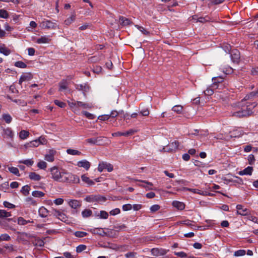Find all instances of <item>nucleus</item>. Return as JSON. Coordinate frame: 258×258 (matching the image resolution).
I'll use <instances>...</instances> for the list:
<instances>
[{"instance_id": "nucleus-18", "label": "nucleus", "mask_w": 258, "mask_h": 258, "mask_svg": "<svg viewBox=\"0 0 258 258\" xmlns=\"http://www.w3.org/2000/svg\"><path fill=\"white\" fill-rule=\"evenodd\" d=\"M183 190L191 191L194 193H197V194H198L201 195H207V191H205V192L201 191V190H200L199 189H195V188H189L188 187H183Z\"/></svg>"}, {"instance_id": "nucleus-64", "label": "nucleus", "mask_w": 258, "mask_h": 258, "mask_svg": "<svg viewBox=\"0 0 258 258\" xmlns=\"http://www.w3.org/2000/svg\"><path fill=\"white\" fill-rule=\"evenodd\" d=\"M109 115L108 114H105L100 115L98 117V119L102 121L107 120L109 118Z\"/></svg>"}, {"instance_id": "nucleus-22", "label": "nucleus", "mask_w": 258, "mask_h": 258, "mask_svg": "<svg viewBox=\"0 0 258 258\" xmlns=\"http://www.w3.org/2000/svg\"><path fill=\"white\" fill-rule=\"evenodd\" d=\"M172 205L173 207L179 210L184 209L185 207V205L183 203L176 201L172 202Z\"/></svg>"}, {"instance_id": "nucleus-43", "label": "nucleus", "mask_w": 258, "mask_h": 258, "mask_svg": "<svg viewBox=\"0 0 258 258\" xmlns=\"http://www.w3.org/2000/svg\"><path fill=\"white\" fill-rule=\"evenodd\" d=\"M32 195L34 197L41 198L44 196V193L41 191L35 190L32 192Z\"/></svg>"}, {"instance_id": "nucleus-40", "label": "nucleus", "mask_w": 258, "mask_h": 258, "mask_svg": "<svg viewBox=\"0 0 258 258\" xmlns=\"http://www.w3.org/2000/svg\"><path fill=\"white\" fill-rule=\"evenodd\" d=\"M85 200L87 202H94L96 201V195H91L87 196Z\"/></svg>"}, {"instance_id": "nucleus-8", "label": "nucleus", "mask_w": 258, "mask_h": 258, "mask_svg": "<svg viewBox=\"0 0 258 258\" xmlns=\"http://www.w3.org/2000/svg\"><path fill=\"white\" fill-rule=\"evenodd\" d=\"M237 213L242 216L247 215L249 213V210L246 208H244L241 205H237L236 206Z\"/></svg>"}, {"instance_id": "nucleus-15", "label": "nucleus", "mask_w": 258, "mask_h": 258, "mask_svg": "<svg viewBox=\"0 0 258 258\" xmlns=\"http://www.w3.org/2000/svg\"><path fill=\"white\" fill-rule=\"evenodd\" d=\"M192 20H194L196 22H200L202 23H204L206 22L209 21V18L208 17H199L197 15H194L192 16Z\"/></svg>"}, {"instance_id": "nucleus-26", "label": "nucleus", "mask_w": 258, "mask_h": 258, "mask_svg": "<svg viewBox=\"0 0 258 258\" xmlns=\"http://www.w3.org/2000/svg\"><path fill=\"white\" fill-rule=\"evenodd\" d=\"M29 177L31 180L34 181H39L41 178V176L36 173L35 172H30L29 175Z\"/></svg>"}, {"instance_id": "nucleus-28", "label": "nucleus", "mask_w": 258, "mask_h": 258, "mask_svg": "<svg viewBox=\"0 0 258 258\" xmlns=\"http://www.w3.org/2000/svg\"><path fill=\"white\" fill-rule=\"evenodd\" d=\"M75 19H76V15L75 14H72L71 15V16L69 17L67 19H66L64 21V23L66 25L69 26L70 24H71L73 22H74Z\"/></svg>"}, {"instance_id": "nucleus-2", "label": "nucleus", "mask_w": 258, "mask_h": 258, "mask_svg": "<svg viewBox=\"0 0 258 258\" xmlns=\"http://www.w3.org/2000/svg\"><path fill=\"white\" fill-rule=\"evenodd\" d=\"M50 171L52 175V178L58 182H63L66 171L62 169H59L57 167L54 166L50 169Z\"/></svg>"}, {"instance_id": "nucleus-54", "label": "nucleus", "mask_w": 258, "mask_h": 258, "mask_svg": "<svg viewBox=\"0 0 258 258\" xmlns=\"http://www.w3.org/2000/svg\"><path fill=\"white\" fill-rule=\"evenodd\" d=\"M108 214L105 211H101L100 213V218L101 219H106L108 218Z\"/></svg>"}, {"instance_id": "nucleus-62", "label": "nucleus", "mask_w": 258, "mask_h": 258, "mask_svg": "<svg viewBox=\"0 0 258 258\" xmlns=\"http://www.w3.org/2000/svg\"><path fill=\"white\" fill-rule=\"evenodd\" d=\"M4 205L5 207L9 209H13L15 207V206L14 205L7 201H5L4 202Z\"/></svg>"}, {"instance_id": "nucleus-16", "label": "nucleus", "mask_w": 258, "mask_h": 258, "mask_svg": "<svg viewBox=\"0 0 258 258\" xmlns=\"http://www.w3.org/2000/svg\"><path fill=\"white\" fill-rule=\"evenodd\" d=\"M253 171V168L250 166H248L245 168L244 170L240 171L238 172L239 175H251L252 174V172Z\"/></svg>"}, {"instance_id": "nucleus-3", "label": "nucleus", "mask_w": 258, "mask_h": 258, "mask_svg": "<svg viewBox=\"0 0 258 258\" xmlns=\"http://www.w3.org/2000/svg\"><path fill=\"white\" fill-rule=\"evenodd\" d=\"M64 176H65L63 182L77 183L80 182V178L77 175L66 172Z\"/></svg>"}, {"instance_id": "nucleus-37", "label": "nucleus", "mask_w": 258, "mask_h": 258, "mask_svg": "<svg viewBox=\"0 0 258 258\" xmlns=\"http://www.w3.org/2000/svg\"><path fill=\"white\" fill-rule=\"evenodd\" d=\"M29 135V133L25 130H22L19 134V137L22 140L26 139Z\"/></svg>"}, {"instance_id": "nucleus-1", "label": "nucleus", "mask_w": 258, "mask_h": 258, "mask_svg": "<svg viewBox=\"0 0 258 258\" xmlns=\"http://www.w3.org/2000/svg\"><path fill=\"white\" fill-rule=\"evenodd\" d=\"M256 105L255 102L246 105H240L241 108H239L238 110L233 111L232 115L238 117H243L249 116L252 113L251 108H254Z\"/></svg>"}, {"instance_id": "nucleus-32", "label": "nucleus", "mask_w": 258, "mask_h": 258, "mask_svg": "<svg viewBox=\"0 0 258 258\" xmlns=\"http://www.w3.org/2000/svg\"><path fill=\"white\" fill-rule=\"evenodd\" d=\"M11 213L7 212L5 210H0V218H4L11 216Z\"/></svg>"}, {"instance_id": "nucleus-45", "label": "nucleus", "mask_w": 258, "mask_h": 258, "mask_svg": "<svg viewBox=\"0 0 258 258\" xmlns=\"http://www.w3.org/2000/svg\"><path fill=\"white\" fill-rule=\"evenodd\" d=\"M39 145L40 144H39V141L35 140L30 142L27 145H26V147H38Z\"/></svg>"}, {"instance_id": "nucleus-36", "label": "nucleus", "mask_w": 258, "mask_h": 258, "mask_svg": "<svg viewBox=\"0 0 258 258\" xmlns=\"http://www.w3.org/2000/svg\"><path fill=\"white\" fill-rule=\"evenodd\" d=\"M8 170L10 172H11L12 173H13L17 176H20V174H19V170L17 167H8Z\"/></svg>"}, {"instance_id": "nucleus-42", "label": "nucleus", "mask_w": 258, "mask_h": 258, "mask_svg": "<svg viewBox=\"0 0 258 258\" xmlns=\"http://www.w3.org/2000/svg\"><path fill=\"white\" fill-rule=\"evenodd\" d=\"M3 119L7 123H10L12 120V118L9 114H3L2 115Z\"/></svg>"}, {"instance_id": "nucleus-48", "label": "nucleus", "mask_w": 258, "mask_h": 258, "mask_svg": "<svg viewBox=\"0 0 258 258\" xmlns=\"http://www.w3.org/2000/svg\"><path fill=\"white\" fill-rule=\"evenodd\" d=\"M37 167L41 169H45L47 167V163L44 161H40L37 163Z\"/></svg>"}, {"instance_id": "nucleus-10", "label": "nucleus", "mask_w": 258, "mask_h": 258, "mask_svg": "<svg viewBox=\"0 0 258 258\" xmlns=\"http://www.w3.org/2000/svg\"><path fill=\"white\" fill-rule=\"evenodd\" d=\"M135 132L136 131L135 130H134L133 129H131L126 132H118L117 133H114L112 134V136H122L127 137V136L134 135L135 134Z\"/></svg>"}, {"instance_id": "nucleus-29", "label": "nucleus", "mask_w": 258, "mask_h": 258, "mask_svg": "<svg viewBox=\"0 0 258 258\" xmlns=\"http://www.w3.org/2000/svg\"><path fill=\"white\" fill-rule=\"evenodd\" d=\"M18 234H20V236L18 237V238L22 240L25 241L26 240V238H31V236L29 234L25 233V232H18Z\"/></svg>"}, {"instance_id": "nucleus-30", "label": "nucleus", "mask_w": 258, "mask_h": 258, "mask_svg": "<svg viewBox=\"0 0 258 258\" xmlns=\"http://www.w3.org/2000/svg\"><path fill=\"white\" fill-rule=\"evenodd\" d=\"M77 107H81L83 108H90L92 105L90 104L85 103L81 101H77Z\"/></svg>"}, {"instance_id": "nucleus-34", "label": "nucleus", "mask_w": 258, "mask_h": 258, "mask_svg": "<svg viewBox=\"0 0 258 258\" xmlns=\"http://www.w3.org/2000/svg\"><path fill=\"white\" fill-rule=\"evenodd\" d=\"M30 189V187L28 185H25L22 187L21 192H22V194L24 196H27L29 194V190Z\"/></svg>"}, {"instance_id": "nucleus-33", "label": "nucleus", "mask_w": 258, "mask_h": 258, "mask_svg": "<svg viewBox=\"0 0 258 258\" xmlns=\"http://www.w3.org/2000/svg\"><path fill=\"white\" fill-rule=\"evenodd\" d=\"M67 153L68 154L72 155H80L81 154V152L78 150L69 149L67 150Z\"/></svg>"}, {"instance_id": "nucleus-31", "label": "nucleus", "mask_w": 258, "mask_h": 258, "mask_svg": "<svg viewBox=\"0 0 258 258\" xmlns=\"http://www.w3.org/2000/svg\"><path fill=\"white\" fill-rule=\"evenodd\" d=\"M172 111L177 114H180L182 112L183 107L181 105H176L172 108Z\"/></svg>"}, {"instance_id": "nucleus-60", "label": "nucleus", "mask_w": 258, "mask_h": 258, "mask_svg": "<svg viewBox=\"0 0 258 258\" xmlns=\"http://www.w3.org/2000/svg\"><path fill=\"white\" fill-rule=\"evenodd\" d=\"M160 207L158 205H154L150 207V210L152 212H155L159 210Z\"/></svg>"}, {"instance_id": "nucleus-46", "label": "nucleus", "mask_w": 258, "mask_h": 258, "mask_svg": "<svg viewBox=\"0 0 258 258\" xmlns=\"http://www.w3.org/2000/svg\"><path fill=\"white\" fill-rule=\"evenodd\" d=\"M74 235L77 237H84L88 235V233L84 231H76L75 232Z\"/></svg>"}, {"instance_id": "nucleus-52", "label": "nucleus", "mask_w": 258, "mask_h": 258, "mask_svg": "<svg viewBox=\"0 0 258 258\" xmlns=\"http://www.w3.org/2000/svg\"><path fill=\"white\" fill-rule=\"evenodd\" d=\"M96 202H104L106 201V198L105 197L100 196L99 195H96Z\"/></svg>"}, {"instance_id": "nucleus-21", "label": "nucleus", "mask_w": 258, "mask_h": 258, "mask_svg": "<svg viewBox=\"0 0 258 258\" xmlns=\"http://www.w3.org/2000/svg\"><path fill=\"white\" fill-rule=\"evenodd\" d=\"M151 253L153 256H159L164 255L165 252L163 250H160L157 248H154L151 249Z\"/></svg>"}, {"instance_id": "nucleus-23", "label": "nucleus", "mask_w": 258, "mask_h": 258, "mask_svg": "<svg viewBox=\"0 0 258 258\" xmlns=\"http://www.w3.org/2000/svg\"><path fill=\"white\" fill-rule=\"evenodd\" d=\"M119 24L122 26L129 25L131 23L130 20L122 16L119 17Z\"/></svg>"}, {"instance_id": "nucleus-50", "label": "nucleus", "mask_w": 258, "mask_h": 258, "mask_svg": "<svg viewBox=\"0 0 258 258\" xmlns=\"http://www.w3.org/2000/svg\"><path fill=\"white\" fill-rule=\"evenodd\" d=\"M87 248V246L84 244H81L76 247V251L80 253L85 250Z\"/></svg>"}, {"instance_id": "nucleus-6", "label": "nucleus", "mask_w": 258, "mask_h": 258, "mask_svg": "<svg viewBox=\"0 0 258 258\" xmlns=\"http://www.w3.org/2000/svg\"><path fill=\"white\" fill-rule=\"evenodd\" d=\"M179 143L177 141H175L169 144L166 147L163 149L165 152H172L177 149Z\"/></svg>"}, {"instance_id": "nucleus-59", "label": "nucleus", "mask_w": 258, "mask_h": 258, "mask_svg": "<svg viewBox=\"0 0 258 258\" xmlns=\"http://www.w3.org/2000/svg\"><path fill=\"white\" fill-rule=\"evenodd\" d=\"M136 27L144 34L147 35L149 34V32L146 30L144 27L140 26L139 25H136Z\"/></svg>"}, {"instance_id": "nucleus-53", "label": "nucleus", "mask_w": 258, "mask_h": 258, "mask_svg": "<svg viewBox=\"0 0 258 258\" xmlns=\"http://www.w3.org/2000/svg\"><path fill=\"white\" fill-rule=\"evenodd\" d=\"M54 103L57 105L58 106L61 107V108H64L66 107V104L65 103L60 101L58 100H54Z\"/></svg>"}, {"instance_id": "nucleus-4", "label": "nucleus", "mask_w": 258, "mask_h": 258, "mask_svg": "<svg viewBox=\"0 0 258 258\" xmlns=\"http://www.w3.org/2000/svg\"><path fill=\"white\" fill-rule=\"evenodd\" d=\"M104 169H106L108 172H111L113 169V166L107 162H102L98 165V170L99 172H102Z\"/></svg>"}, {"instance_id": "nucleus-56", "label": "nucleus", "mask_w": 258, "mask_h": 258, "mask_svg": "<svg viewBox=\"0 0 258 258\" xmlns=\"http://www.w3.org/2000/svg\"><path fill=\"white\" fill-rule=\"evenodd\" d=\"M83 114H84L88 118L90 119H93L95 118V115L87 112V111H83Z\"/></svg>"}, {"instance_id": "nucleus-14", "label": "nucleus", "mask_w": 258, "mask_h": 258, "mask_svg": "<svg viewBox=\"0 0 258 258\" xmlns=\"http://www.w3.org/2000/svg\"><path fill=\"white\" fill-rule=\"evenodd\" d=\"M77 166L80 167H83L88 170L90 167V163L86 160L80 161L77 163Z\"/></svg>"}, {"instance_id": "nucleus-47", "label": "nucleus", "mask_w": 258, "mask_h": 258, "mask_svg": "<svg viewBox=\"0 0 258 258\" xmlns=\"http://www.w3.org/2000/svg\"><path fill=\"white\" fill-rule=\"evenodd\" d=\"M15 66L18 68L24 69L26 68L27 65L25 63L22 61H18L15 62Z\"/></svg>"}, {"instance_id": "nucleus-41", "label": "nucleus", "mask_w": 258, "mask_h": 258, "mask_svg": "<svg viewBox=\"0 0 258 258\" xmlns=\"http://www.w3.org/2000/svg\"><path fill=\"white\" fill-rule=\"evenodd\" d=\"M29 220H26L23 217H20L18 218V224L20 225H25L27 223H30Z\"/></svg>"}, {"instance_id": "nucleus-61", "label": "nucleus", "mask_w": 258, "mask_h": 258, "mask_svg": "<svg viewBox=\"0 0 258 258\" xmlns=\"http://www.w3.org/2000/svg\"><path fill=\"white\" fill-rule=\"evenodd\" d=\"M26 200L29 204L33 206H36L37 204L36 201L31 197L27 198Z\"/></svg>"}, {"instance_id": "nucleus-17", "label": "nucleus", "mask_w": 258, "mask_h": 258, "mask_svg": "<svg viewBox=\"0 0 258 258\" xmlns=\"http://www.w3.org/2000/svg\"><path fill=\"white\" fill-rule=\"evenodd\" d=\"M55 152L54 150H49V153L45 156V159L48 162L53 161L54 155Z\"/></svg>"}, {"instance_id": "nucleus-57", "label": "nucleus", "mask_w": 258, "mask_h": 258, "mask_svg": "<svg viewBox=\"0 0 258 258\" xmlns=\"http://www.w3.org/2000/svg\"><path fill=\"white\" fill-rule=\"evenodd\" d=\"M211 88H208L205 91H204V93L206 95H211L213 94L214 91L213 90L215 89H213L212 87H211Z\"/></svg>"}, {"instance_id": "nucleus-7", "label": "nucleus", "mask_w": 258, "mask_h": 258, "mask_svg": "<svg viewBox=\"0 0 258 258\" xmlns=\"http://www.w3.org/2000/svg\"><path fill=\"white\" fill-rule=\"evenodd\" d=\"M240 57V53L238 50L235 49L232 51L231 53V59L233 62L238 63L239 62Z\"/></svg>"}, {"instance_id": "nucleus-24", "label": "nucleus", "mask_w": 258, "mask_h": 258, "mask_svg": "<svg viewBox=\"0 0 258 258\" xmlns=\"http://www.w3.org/2000/svg\"><path fill=\"white\" fill-rule=\"evenodd\" d=\"M50 39L46 36H41L40 38L37 39L36 42L39 44L41 43H47L50 41Z\"/></svg>"}, {"instance_id": "nucleus-27", "label": "nucleus", "mask_w": 258, "mask_h": 258, "mask_svg": "<svg viewBox=\"0 0 258 258\" xmlns=\"http://www.w3.org/2000/svg\"><path fill=\"white\" fill-rule=\"evenodd\" d=\"M82 180L83 181L87 183L89 185H92L94 184V182L91 180L89 177L86 176L85 174L82 175L81 176Z\"/></svg>"}, {"instance_id": "nucleus-39", "label": "nucleus", "mask_w": 258, "mask_h": 258, "mask_svg": "<svg viewBox=\"0 0 258 258\" xmlns=\"http://www.w3.org/2000/svg\"><path fill=\"white\" fill-rule=\"evenodd\" d=\"M19 163H23L28 166H31L33 164L34 161L32 159H27L24 160H20L19 161Z\"/></svg>"}, {"instance_id": "nucleus-44", "label": "nucleus", "mask_w": 258, "mask_h": 258, "mask_svg": "<svg viewBox=\"0 0 258 258\" xmlns=\"http://www.w3.org/2000/svg\"><path fill=\"white\" fill-rule=\"evenodd\" d=\"M11 237L8 234H3L0 235V242L2 241H10Z\"/></svg>"}, {"instance_id": "nucleus-55", "label": "nucleus", "mask_w": 258, "mask_h": 258, "mask_svg": "<svg viewBox=\"0 0 258 258\" xmlns=\"http://www.w3.org/2000/svg\"><path fill=\"white\" fill-rule=\"evenodd\" d=\"M143 116H148L149 114V111L148 108H143L140 112Z\"/></svg>"}, {"instance_id": "nucleus-13", "label": "nucleus", "mask_w": 258, "mask_h": 258, "mask_svg": "<svg viewBox=\"0 0 258 258\" xmlns=\"http://www.w3.org/2000/svg\"><path fill=\"white\" fill-rule=\"evenodd\" d=\"M32 79V74L30 73L23 74L19 80V83L21 85L24 81H29Z\"/></svg>"}, {"instance_id": "nucleus-51", "label": "nucleus", "mask_w": 258, "mask_h": 258, "mask_svg": "<svg viewBox=\"0 0 258 258\" xmlns=\"http://www.w3.org/2000/svg\"><path fill=\"white\" fill-rule=\"evenodd\" d=\"M9 16L8 12L5 10H0V17L7 18Z\"/></svg>"}, {"instance_id": "nucleus-5", "label": "nucleus", "mask_w": 258, "mask_h": 258, "mask_svg": "<svg viewBox=\"0 0 258 258\" xmlns=\"http://www.w3.org/2000/svg\"><path fill=\"white\" fill-rule=\"evenodd\" d=\"M41 25L43 28L47 29H56L57 28V24L50 21H43Z\"/></svg>"}, {"instance_id": "nucleus-58", "label": "nucleus", "mask_w": 258, "mask_h": 258, "mask_svg": "<svg viewBox=\"0 0 258 258\" xmlns=\"http://www.w3.org/2000/svg\"><path fill=\"white\" fill-rule=\"evenodd\" d=\"M137 255V253L135 252H129L125 254L126 258H134Z\"/></svg>"}, {"instance_id": "nucleus-20", "label": "nucleus", "mask_w": 258, "mask_h": 258, "mask_svg": "<svg viewBox=\"0 0 258 258\" xmlns=\"http://www.w3.org/2000/svg\"><path fill=\"white\" fill-rule=\"evenodd\" d=\"M69 205L72 208L77 209L81 206V203L79 201L73 200L69 202Z\"/></svg>"}, {"instance_id": "nucleus-19", "label": "nucleus", "mask_w": 258, "mask_h": 258, "mask_svg": "<svg viewBox=\"0 0 258 258\" xmlns=\"http://www.w3.org/2000/svg\"><path fill=\"white\" fill-rule=\"evenodd\" d=\"M39 214L41 217H46L49 214V211L45 207H41L38 211Z\"/></svg>"}, {"instance_id": "nucleus-9", "label": "nucleus", "mask_w": 258, "mask_h": 258, "mask_svg": "<svg viewBox=\"0 0 258 258\" xmlns=\"http://www.w3.org/2000/svg\"><path fill=\"white\" fill-rule=\"evenodd\" d=\"M51 212L52 214H53L55 216L57 217L59 219L62 221L66 222L67 216L64 214L61 213L59 211L54 209L52 210V211Z\"/></svg>"}, {"instance_id": "nucleus-11", "label": "nucleus", "mask_w": 258, "mask_h": 258, "mask_svg": "<svg viewBox=\"0 0 258 258\" xmlns=\"http://www.w3.org/2000/svg\"><path fill=\"white\" fill-rule=\"evenodd\" d=\"M3 136L4 138H8L10 139H13L14 137V133L12 130L8 127L7 128L3 129Z\"/></svg>"}, {"instance_id": "nucleus-25", "label": "nucleus", "mask_w": 258, "mask_h": 258, "mask_svg": "<svg viewBox=\"0 0 258 258\" xmlns=\"http://www.w3.org/2000/svg\"><path fill=\"white\" fill-rule=\"evenodd\" d=\"M68 83L65 80H62L59 83V91H61L63 90H66L68 88Z\"/></svg>"}, {"instance_id": "nucleus-63", "label": "nucleus", "mask_w": 258, "mask_h": 258, "mask_svg": "<svg viewBox=\"0 0 258 258\" xmlns=\"http://www.w3.org/2000/svg\"><path fill=\"white\" fill-rule=\"evenodd\" d=\"M174 254L180 257H186L187 254L184 252H175Z\"/></svg>"}, {"instance_id": "nucleus-49", "label": "nucleus", "mask_w": 258, "mask_h": 258, "mask_svg": "<svg viewBox=\"0 0 258 258\" xmlns=\"http://www.w3.org/2000/svg\"><path fill=\"white\" fill-rule=\"evenodd\" d=\"M246 251L243 249L238 250L234 252V255L235 256H243L245 254Z\"/></svg>"}, {"instance_id": "nucleus-35", "label": "nucleus", "mask_w": 258, "mask_h": 258, "mask_svg": "<svg viewBox=\"0 0 258 258\" xmlns=\"http://www.w3.org/2000/svg\"><path fill=\"white\" fill-rule=\"evenodd\" d=\"M0 52L5 55H8L11 53V50L5 46L0 47Z\"/></svg>"}, {"instance_id": "nucleus-38", "label": "nucleus", "mask_w": 258, "mask_h": 258, "mask_svg": "<svg viewBox=\"0 0 258 258\" xmlns=\"http://www.w3.org/2000/svg\"><path fill=\"white\" fill-rule=\"evenodd\" d=\"M92 212L90 209H85L82 212V215L84 218H88L91 216Z\"/></svg>"}, {"instance_id": "nucleus-12", "label": "nucleus", "mask_w": 258, "mask_h": 258, "mask_svg": "<svg viewBox=\"0 0 258 258\" xmlns=\"http://www.w3.org/2000/svg\"><path fill=\"white\" fill-rule=\"evenodd\" d=\"M213 84L211 87L213 89H217L218 87V84L221 83L223 81V78L221 77H214L212 79Z\"/></svg>"}]
</instances>
